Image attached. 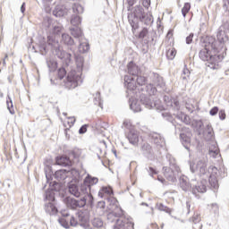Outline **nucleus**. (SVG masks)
<instances>
[{
    "label": "nucleus",
    "instance_id": "nucleus-59",
    "mask_svg": "<svg viewBox=\"0 0 229 229\" xmlns=\"http://www.w3.org/2000/svg\"><path fill=\"white\" fill-rule=\"evenodd\" d=\"M149 176H153V174H157V170H155V168L153 167H148V169H147Z\"/></svg>",
    "mask_w": 229,
    "mask_h": 229
},
{
    "label": "nucleus",
    "instance_id": "nucleus-41",
    "mask_svg": "<svg viewBox=\"0 0 229 229\" xmlns=\"http://www.w3.org/2000/svg\"><path fill=\"white\" fill-rule=\"evenodd\" d=\"M177 119L184 123V124H191V117L183 113L177 114Z\"/></svg>",
    "mask_w": 229,
    "mask_h": 229
},
{
    "label": "nucleus",
    "instance_id": "nucleus-47",
    "mask_svg": "<svg viewBox=\"0 0 229 229\" xmlns=\"http://www.w3.org/2000/svg\"><path fill=\"white\" fill-rule=\"evenodd\" d=\"M157 208L161 212H166V214H171V208H169L167 206H165L162 203H157Z\"/></svg>",
    "mask_w": 229,
    "mask_h": 229
},
{
    "label": "nucleus",
    "instance_id": "nucleus-1",
    "mask_svg": "<svg viewBox=\"0 0 229 229\" xmlns=\"http://www.w3.org/2000/svg\"><path fill=\"white\" fill-rule=\"evenodd\" d=\"M221 51L217 49L216 38L207 37L202 43V49L199 53V57L202 62H208V67L216 70L219 69V62L223 60V55H219Z\"/></svg>",
    "mask_w": 229,
    "mask_h": 229
},
{
    "label": "nucleus",
    "instance_id": "nucleus-26",
    "mask_svg": "<svg viewBox=\"0 0 229 229\" xmlns=\"http://www.w3.org/2000/svg\"><path fill=\"white\" fill-rule=\"evenodd\" d=\"M62 42L66 46H70V50L74 53V50L76 49V47H74V39H72V38L69 36V34L62 35Z\"/></svg>",
    "mask_w": 229,
    "mask_h": 229
},
{
    "label": "nucleus",
    "instance_id": "nucleus-18",
    "mask_svg": "<svg viewBox=\"0 0 229 229\" xmlns=\"http://www.w3.org/2000/svg\"><path fill=\"white\" fill-rule=\"evenodd\" d=\"M141 154L148 158V160H153L155 158V152H153V147L149 143H143L140 147Z\"/></svg>",
    "mask_w": 229,
    "mask_h": 229
},
{
    "label": "nucleus",
    "instance_id": "nucleus-7",
    "mask_svg": "<svg viewBox=\"0 0 229 229\" xmlns=\"http://www.w3.org/2000/svg\"><path fill=\"white\" fill-rule=\"evenodd\" d=\"M72 35L74 38H78L79 40V47L78 50L79 53H87L90 49V46L89 45V41L83 36V32L81 29H72Z\"/></svg>",
    "mask_w": 229,
    "mask_h": 229
},
{
    "label": "nucleus",
    "instance_id": "nucleus-31",
    "mask_svg": "<svg viewBox=\"0 0 229 229\" xmlns=\"http://www.w3.org/2000/svg\"><path fill=\"white\" fill-rule=\"evenodd\" d=\"M140 103H142L144 106H146L148 110H151L153 106H157V105L153 103L151 98L146 97L145 95L140 96Z\"/></svg>",
    "mask_w": 229,
    "mask_h": 229
},
{
    "label": "nucleus",
    "instance_id": "nucleus-42",
    "mask_svg": "<svg viewBox=\"0 0 229 229\" xmlns=\"http://www.w3.org/2000/svg\"><path fill=\"white\" fill-rule=\"evenodd\" d=\"M55 178L57 180V182H62V180H65L67 178V175L65 174L64 170H58L55 174Z\"/></svg>",
    "mask_w": 229,
    "mask_h": 229
},
{
    "label": "nucleus",
    "instance_id": "nucleus-35",
    "mask_svg": "<svg viewBox=\"0 0 229 229\" xmlns=\"http://www.w3.org/2000/svg\"><path fill=\"white\" fill-rule=\"evenodd\" d=\"M99 198H105L106 196H114V190L111 187H103L98 191Z\"/></svg>",
    "mask_w": 229,
    "mask_h": 229
},
{
    "label": "nucleus",
    "instance_id": "nucleus-5",
    "mask_svg": "<svg viewBox=\"0 0 229 229\" xmlns=\"http://www.w3.org/2000/svg\"><path fill=\"white\" fill-rule=\"evenodd\" d=\"M228 31H229L228 23H224L218 29V31L216 34L217 40L215 39V42L216 43V48L219 49L220 51H223V49H225V44L229 40Z\"/></svg>",
    "mask_w": 229,
    "mask_h": 229
},
{
    "label": "nucleus",
    "instance_id": "nucleus-37",
    "mask_svg": "<svg viewBox=\"0 0 229 229\" xmlns=\"http://www.w3.org/2000/svg\"><path fill=\"white\" fill-rule=\"evenodd\" d=\"M47 44L48 46H51V47L54 49H56L57 47H60V43L58 42V39H56L55 36H48Z\"/></svg>",
    "mask_w": 229,
    "mask_h": 229
},
{
    "label": "nucleus",
    "instance_id": "nucleus-60",
    "mask_svg": "<svg viewBox=\"0 0 229 229\" xmlns=\"http://www.w3.org/2000/svg\"><path fill=\"white\" fill-rule=\"evenodd\" d=\"M127 3L129 4L128 11L131 10V6L137 3V0H127Z\"/></svg>",
    "mask_w": 229,
    "mask_h": 229
},
{
    "label": "nucleus",
    "instance_id": "nucleus-9",
    "mask_svg": "<svg viewBox=\"0 0 229 229\" xmlns=\"http://www.w3.org/2000/svg\"><path fill=\"white\" fill-rule=\"evenodd\" d=\"M68 191L72 196H74L75 198H81V196H83V198H87L89 199V205H92L94 203V197L92 194H89L87 191H83L81 190V186H78L75 183H70L68 185Z\"/></svg>",
    "mask_w": 229,
    "mask_h": 229
},
{
    "label": "nucleus",
    "instance_id": "nucleus-12",
    "mask_svg": "<svg viewBox=\"0 0 229 229\" xmlns=\"http://www.w3.org/2000/svg\"><path fill=\"white\" fill-rule=\"evenodd\" d=\"M99 182V179L98 177H93L90 174H87V176L84 178L83 182L81 183V191L82 192H87L88 194L90 193V187L92 185H97V183Z\"/></svg>",
    "mask_w": 229,
    "mask_h": 229
},
{
    "label": "nucleus",
    "instance_id": "nucleus-45",
    "mask_svg": "<svg viewBox=\"0 0 229 229\" xmlns=\"http://www.w3.org/2000/svg\"><path fill=\"white\" fill-rule=\"evenodd\" d=\"M91 225L94 228H103V220L101 218H94L91 221Z\"/></svg>",
    "mask_w": 229,
    "mask_h": 229
},
{
    "label": "nucleus",
    "instance_id": "nucleus-3",
    "mask_svg": "<svg viewBox=\"0 0 229 229\" xmlns=\"http://www.w3.org/2000/svg\"><path fill=\"white\" fill-rule=\"evenodd\" d=\"M109 223L115 222L114 229H128L133 226V224L124 217V211L121 208H117L116 211L107 214Z\"/></svg>",
    "mask_w": 229,
    "mask_h": 229
},
{
    "label": "nucleus",
    "instance_id": "nucleus-20",
    "mask_svg": "<svg viewBox=\"0 0 229 229\" xmlns=\"http://www.w3.org/2000/svg\"><path fill=\"white\" fill-rule=\"evenodd\" d=\"M164 102L167 108H172L173 110H175V112L180 110V102H178V100L170 98L169 96L165 95L164 96Z\"/></svg>",
    "mask_w": 229,
    "mask_h": 229
},
{
    "label": "nucleus",
    "instance_id": "nucleus-64",
    "mask_svg": "<svg viewBox=\"0 0 229 229\" xmlns=\"http://www.w3.org/2000/svg\"><path fill=\"white\" fill-rule=\"evenodd\" d=\"M224 10H229V0H225Z\"/></svg>",
    "mask_w": 229,
    "mask_h": 229
},
{
    "label": "nucleus",
    "instance_id": "nucleus-15",
    "mask_svg": "<svg viewBox=\"0 0 229 229\" xmlns=\"http://www.w3.org/2000/svg\"><path fill=\"white\" fill-rule=\"evenodd\" d=\"M55 56L59 58L60 60H64L65 65L69 67L71 65V60L72 58V55L71 53H66L60 47V46L57 48H55Z\"/></svg>",
    "mask_w": 229,
    "mask_h": 229
},
{
    "label": "nucleus",
    "instance_id": "nucleus-33",
    "mask_svg": "<svg viewBox=\"0 0 229 229\" xmlns=\"http://www.w3.org/2000/svg\"><path fill=\"white\" fill-rule=\"evenodd\" d=\"M130 108L132 110V112H142V107L140 106V102L137 99H130Z\"/></svg>",
    "mask_w": 229,
    "mask_h": 229
},
{
    "label": "nucleus",
    "instance_id": "nucleus-46",
    "mask_svg": "<svg viewBox=\"0 0 229 229\" xmlns=\"http://www.w3.org/2000/svg\"><path fill=\"white\" fill-rule=\"evenodd\" d=\"M189 12H191V3H185L182 8V13L184 19L187 17V13H189Z\"/></svg>",
    "mask_w": 229,
    "mask_h": 229
},
{
    "label": "nucleus",
    "instance_id": "nucleus-25",
    "mask_svg": "<svg viewBox=\"0 0 229 229\" xmlns=\"http://www.w3.org/2000/svg\"><path fill=\"white\" fill-rule=\"evenodd\" d=\"M127 138L130 144H132V146L139 145V132H137V131L131 130L128 133Z\"/></svg>",
    "mask_w": 229,
    "mask_h": 229
},
{
    "label": "nucleus",
    "instance_id": "nucleus-48",
    "mask_svg": "<svg viewBox=\"0 0 229 229\" xmlns=\"http://www.w3.org/2000/svg\"><path fill=\"white\" fill-rule=\"evenodd\" d=\"M135 81H136L137 85H140V87H142L147 83L148 80L144 76L137 75V79L135 80Z\"/></svg>",
    "mask_w": 229,
    "mask_h": 229
},
{
    "label": "nucleus",
    "instance_id": "nucleus-4",
    "mask_svg": "<svg viewBox=\"0 0 229 229\" xmlns=\"http://www.w3.org/2000/svg\"><path fill=\"white\" fill-rule=\"evenodd\" d=\"M132 13L134 19H129V22L132 28V33L137 31V29L139 28V21L145 22V24L151 22V15L145 13L143 6L136 5L132 11Z\"/></svg>",
    "mask_w": 229,
    "mask_h": 229
},
{
    "label": "nucleus",
    "instance_id": "nucleus-52",
    "mask_svg": "<svg viewBox=\"0 0 229 229\" xmlns=\"http://www.w3.org/2000/svg\"><path fill=\"white\" fill-rule=\"evenodd\" d=\"M7 108H8L10 114H15L13 109H12V108H13V103L12 102V100H10V101L7 100Z\"/></svg>",
    "mask_w": 229,
    "mask_h": 229
},
{
    "label": "nucleus",
    "instance_id": "nucleus-30",
    "mask_svg": "<svg viewBox=\"0 0 229 229\" xmlns=\"http://www.w3.org/2000/svg\"><path fill=\"white\" fill-rule=\"evenodd\" d=\"M127 71L128 73L131 76H138L140 69H139V66L135 64L133 62H130L127 65Z\"/></svg>",
    "mask_w": 229,
    "mask_h": 229
},
{
    "label": "nucleus",
    "instance_id": "nucleus-8",
    "mask_svg": "<svg viewBox=\"0 0 229 229\" xmlns=\"http://www.w3.org/2000/svg\"><path fill=\"white\" fill-rule=\"evenodd\" d=\"M164 176L168 180V182H176V173H180V166L176 165L174 158L170 159V167L164 166Z\"/></svg>",
    "mask_w": 229,
    "mask_h": 229
},
{
    "label": "nucleus",
    "instance_id": "nucleus-6",
    "mask_svg": "<svg viewBox=\"0 0 229 229\" xmlns=\"http://www.w3.org/2000/svg\"><path fill=\"white\" fill-rule=\"evenodd\" d=\"M207 157H202L197 161L190 162V171L191 173H197L199 176H205L207 173H208V169L207 168Z\"/></svg>",
    "mask_w": 229,
    "mask_h": 229
},
{
    "label": "nucleus",
    "instance_id": "nucleus-10",
    "mask_svg": "<svg viewBox=\"0 0 229 229\" xmlns=\"http://www.w3.org/2000/svg\"><path fill=\"white\" fill-rule=\"evenodd\" d=\"M87 201L89 202V199H87V197H82L79 200L72 197H66L64 199L66 207L72 210H76V208H83V207L87 205Z\"/></svg>",
    "mask_w": 229,
    "mask_h": 229
},
{
    "label": "nucleus",
    "instance_id": "nucleus-54",
    "mask_svg": "<svg viewBox=\"0 0 229 229\" xmlns=\"http://www.w3.org/2000/svg\"><path fill=\"white\" fill-rule=\"evenodd\" d=\"M218 115L221 121H225L226 119V113L223 109L219 111Z\"/></svg>",
    "mask_w": 229,
    "mask_h": 229
},
{
    "label": "nucleus",
    "instance_id": "nucleus-51",
    "mask_svg": "<svg viewBox=\"0 0 229 229\" xmlns=\"http://www.w3.org/2000/svg\"><path fill=\"white\" fill-rule=\"evenodd\" d=\"M190 76H191V71H189V68H186V66H185L182 71V80H186Z\"/></svg>",
    "mask_w": 229,
    "mask_h": 229
},
{
    "label": "nucleus",
    "instance_id": "nucleus-63",
    "mask_svg": "<svg viewBox=\"0 0 229 229\" xmlns=\"http://www.w3.org/2000/svg\"><path fill=\"white\" fill-rule=\"evenodd\" d=\"M105 205H106L105 201H98L97 207L98 208H105Z\"/></svg>",
    "mask_w": 229,
    "mask_h": 229
},
{
    "label": "nucleus",
    "instance_id": "nucleus-36",
    "mask_svg": "<svg viewBox=\"0 0 229 229\" xmlns=\"http://www.w3.org/2000/svg\"><path fill=\"white\" fill-rule=\"evenodd\" d=\"M57 165H63V167H67L71 165V159L67 157H61L56 158Z\"/></svg>",
    "mask_w": 229,
    "mask_h": 229
},
{
    "label": "nucleus",
    "instance_id": "nucleus-34",
    "mask_svg": "<svg viewBox=\"0 0 229 229\" xmlns=\"http://www.w3.org/2000/svg\"><path fill=\"white\" fill-rule=\"evenodd\" d=\"M203 136L207 140H212V138L214 137V129H212V125H207L206 130L203 131Z\"/></svg>",
    "mask_w": 229,
    "mask_h": 229
},
{
    "label": "nucleus",
    "instance_id": "nucleus-17",
    "mask_svg": "<svg viewBox=\"0 0 229 229\" xmlns=\"http://www.w3.org/2000/svg\"><path fill=\"white\" fill-rule=\"evenodd\" d=\"M124 85L127 89V94L129 96L131 95V92H135V90H137V82L135 79L130 75L124 76Z\"/></svg>",
    "mask_w": 229,
    "mask_h": 229
},
{
    "label": "nucleus",
    "instance_id": "nucleus-22",
    "mask_svg": "<svg viewBox=\"0 0 229 229\" xmlns=\"http://www.w3.org/2000/svg\"><path fill=\"white\" fill-rule=\"evenodd\" d=\"M179 182H180V187L182 191H184V192L192 191L193 184L189 183V179H187L185 175L181 176L179 179Z\"/></svg>",
    "mask_w": 229,
    "mask_h": 229
},
{
    "label": "nucleus",
    "instance_id": "nucleus-21",
    "mask_svg": "<svg viewBox=\"0 0 229 229\" xmlns=\"http://www.w3.org/2000/svg\"><path fill=\"white\" fill-rule=\"evenodd\" d=\"M192 194H198V192H200L201 194L207 192V180H202L200 182L198 183V185H192L191 188Z\"/></svg>",
    "mask_w": 229,
    "mask_h": 229
},
{
    "label": "nucleus",
    "instance_id": "nucleus-28",
    "mask_svg": "<svg viewBox=\"0 0 229 229\" xmlns=\"http://www.w3.org/2000/svg\"><path fill=\"white\" fill-rule=\"evenodd\" d=\"M45 211L49 216H56L58 214V208H56V206L53 202L45 204Z\"/></svg>",
    "mask_w": 229,
    "mask_h": 229
},
{
    "label": "nucleus",
    "instance_id": "nucleus-2",
    "mask_svg": "<svg viewBox=\"0 0 229 229\" xmlns=\"http://www.w3.org/2000/svg\"><path fill=\"white\" fill-rule=\"evenodd\" d=\"M83 71V59L81 57L76 59V67L72 68L68 72L66 80L64 81V87L66 89H76L79 85L83 83V77H81Z\"/></svg>",
    "mask_w": 229,
    "mask_h": 229
},
{
    "label": "nucleus",
    "instance_id": "nucleus-44",
    "mask_svg": "<svg viewBox=\"0 0 229 229\" xmlns=\"http://www.w3.org/2000/svg\"><path fill=\"white\" fill-rule=\"evenodd\" d=\"M174 56H176V49L174 47H171L166 51V57L168 60H174Z\"/></svg>",
    "mask_w": 229,
    "mask_h": 229
},
{
    "label": "nucleus",
    "instance_id": "nucleus-53",
    "mask_svg": "<svg viewBox=\"0 0 229 229\" xmlns=\"http://www.w3.org/2000/svg\"><path fill=\"white\" fill-rule=\"evenodd\" d=\"M64 29V27H62L61 24L58 25H55L54 26V33H56L57 35L60 33V31H62V30Z\"/></svg>",
    "mask_w": 229,
    "mask_h": 229
},
{
    "label": "nucleus",
    "instance_id": "nucleus-16",
    "mask_svg": "<svg viewBox=\"0 0 229 229\" xmlns=\"http://www.w3.org/2000/svg\"><path fill=\"white\" fill-rule=\"evenodd\" d=\"M208 173H211L209 175V185L213 189H219V182H217V174H219V170L216 166H210L208 168Z\"/></svg>",
    "mask_w": 229,
    "mask_h": 229
},
{
    "label": "nucleus",
    "instance_id": "nucleus-49",
    "mask_svg": "<svg viewBox=\"0 0 229 229\" xmlns=\"http://www.w3.org/2000/svg\"><path fill=\"white\" fill-rule=\"evenodd\" d=\"M190 221L196 225L197 223H199L201 221V216L198 212H195L193 216L190 218Z\"/></svg>",
    "mask_w": 229,
    "mask_h": 229
},
{
    "label": "nucleus",
    "instance_id": "nucleus-57",
    "mask_svg": "<svg viewBox=\"0 0 229 229\" xmlns=\"http://www.w3.org/2000/svg\"><path fill=\"white\" fill-rule=\"evenodd\" d=\"M79 133L81 135H83V133H87V124H84L80 128Z\"/></svg>",
    "mask_w": 229,
    "mask_h": 229
},
{
    "label": "nucleus",
    "instance_id": "nucleus-24",
    "mask_svg": "<svg viewBox=\"0 0 229 229\" xmlns=\"http://www.w3.org/2000/svg\"><path fill=\"white\" fill-rule=\"evenodd\" d=\"M71 24L73 26L70 28L71 35H72V30H81L80 24H81V17H80V15H72Z\"/></svg>",
    "mask_w": 229,
    "mask_h": 229
},
{
    "label": "nucleus",
    "instance_id": "nucleus-38",
    "mask_svg": "<svg viewBox=\"0 0 229 229\" xmlns=\"http://www.w3.org/2000/svg\"><path fill=\"white\" fill-rule=\"evenodd\" d=\"M47 65L50 72H55L58 67V63L55 59H47Z\"/></svg>",
    "mask_w": 229,
    "mask_h": 229
},
{
    "label": "nucleus",
    "instance_id": "nucleus-55",
    "mask_svg": "<svg viewBox=\"0 0 229 229\" xmlns=\"http://www.w3.org/2000/svg\"><path fill=\"white\" fill-rule=\"evenodd\" d=\"M146 35H148V29L144 28L139 34V38H145Z\"/></svg>",
    "mask_w": 229,
    "mask_h": 229
},
{
    "label": "nucleus",
    "instance_id": "nucleus-23",
    "mask_svg": "<svg viewBox=\"0 0 229 229\" xmlns=\"http://www.w3.org/2000/svg\"><path fill=\"white\" fill-rule=\"evenodd\" d=\"M151 140L157 148H164L165 146V140L158 133L152 134Z\"/></svg>",
    "mask_w": 229,
    "mask_h": 229
},
{
    "label": "nucleus",
    "instance_id": "nucleus-32",
    "mask_svg": "<svg viewBox=\"0 0 229 229\" xmlns=\"http://www.w3.org/2000/svg\"><path fill=\"white\" fill-rule=\"evenodd\" d=\"M209 156L213 158H219L221 157V154L219 153V148L217 147L216 143L212 144L209 147Z\"/></svg>",
    "mask_w": 229,
    "mask_h": 229
},
{
    "label": "nucleus",
    "instance_id": "nucleus-14",
    "mask_svg": "<svg viewBox=\"0 0 229 229\" xmlns=\"http://www.w3.org/2000/svg\"><path fill=\"white\" fill-rule=\"evenodd\" d=\"M62 215L63 217L58 219V223L63 226V228L67 229L69 226H78V225H80V222H78L74 216H71L70 219L65 218L69 217V213H63Z\"/></svg>",
    "mask_w": 229,
    "mask_h": 229
},
{
    "label": "nucleus",
    "instance_id": "nucleus-58",
    "mask_svg": "<svg viewBox=\"0 0 229 229\" xmlns=\"http://www.w3.org/2000/svg\"><path fill=\"white\" fill-rule=\"evenodd\" d=\"M192 38H194V34L191 33L187 38H186V44H192Z\"/></svg>",
    "mask_w": 229,
    "mask_h": 229
},
{
    "label": "nucleus",
    "instance_id": "nucleus-50",
    "mask_svg": "<svg viewBox=\"0 0 229 229\" xmlns=\"http://www.w3.org/2000/svg\"><path fill=\"white\" fill-rule=\"evenodd\" d=\"M65 74H67V71H65V68H59L57 72V76L59 80H64L65 77Z\"/></svg>",
    "mask_w": 229,
    "mask_h": 229
},
{
    "label": "nucleus",
    "instance_id": "nucleus-56",
    "mask_svg": "<svg viewBox=\"0 0 229 229\" xmlns=\"http://www.w3.org/2000/svg\"><path fill=\"white\" fill-rule=\"evenodd\" d=\"M217 112H219V107L214 106L210 111V115H217Z\"/></svg>",
    "mask_w": 229,
    "mask_h": 229
},
{
    "label": "nucleus",
    "instance_id": "nucleus-62",
    "mask_svg": "<svg viewBox=\"0 0 229 229\" xmlns=\"http://www.w3.org/2000/svg\"><path fill=\"white\" fill-rule=\"evenodd\" d=\"M142 4L145 8H149L151 4V0H143Z\"/></svg>",
    "mask_w": 229,
    "mask_h": 229
},
{
    "label": "nucleus",
    "instance_id": "nucleus-11",
    "mask_svg": "<svg viewBox=\"0 0 229 229\" xmlns=\"http://www.w3.org/2000/svg\"><path fill=\"white\" fill-rule=\"evenodd\" d=\"M181 131L180 140L185 149L189 151V146H191V137H192V132L191 129L187 127H179Z\"/></svg>",
    "mask_w": 229,
    "mask_h": 229
},
{
    "label": "nucleus",
    "instance_id": "nucleus-43",
    "mask_svg": "<svg viewBox=\"0 0 229 229\" xmlns=\"http://www.w3.org/2000/svg\"><path fill=\"white\" fill-rule=\"evenodd\" d=\"M147 92L149 96H155L157 94V86L153 83H149L146 86Z\"/></svg>",
    "mask_w": 229,
    "mask_h": 229
},
{
    "label": "nucleus",
    "instance_id": "nucleus-27",
    "mask_svg": "<svg viewBox=\"0 0 229 229\" xmlns=\"http://www.w3.org/2000/svg\"><path fill=\"white\" fill-rule=\"evenodd\" d=\"M53 15L55 17H64L67 15V8H65L64 5H55L53 10Z\"/></svg>",
    "mask_w": 229,
    "mask_h": 229
},
{
    "label": "nucleus",
    "instance_id": "nucleus-39",
    "mask_svg": "<svg viewBox=\"0 0 229 229\" xmlns=\"http://www.w3.org/2000/svg\"><path fill=\"white\" fill-rule=\"evenodd\" d=\"M94 96L93 98V103L97 106H99L100 108H103V101L101 100V93L97 92Z\"/></svg>",
    "mask_w": 229,
    "mask_h": 229
},
{
    "label": "nucleus",
    "instance_id": "nucleus-19",
    "mask_svg": "<svg viewBox=\"0 0 229 229\" xmlns=\"http://www.w3.org/2000/svg\"><path fill=\"white\" fill-rule=\"evenodd\" d=\"M46 178L47 180V183L51 187L50 188L51 191H47L46 192L45 199H47V201H49V203H53V201H55V192H53V191H56V188H55V185H58V183L56 182H50L49 178L47 177V175H46Z\"/></svg>",
    "mask_w": 229,
    "mask_h": 229
},
{
    "label": "nucleus",
    "instance_id": "nucleus-13",
    "mask_svg": "<svg viewBox=\"0 0 229 229\" xmlns=\"http://www.w3.org/2000/svg\"><path fill=\"white\" fill-rule=\"evenodd\" d=\"M77 217L79 219L80 226H82V228L84 229L90 228V225H89L90 216L89 215V211L87 210L78 211Z\"/></svg>",
    "mask_w": 229,
    "mask_h": 229
},
{
    "label": "nucleus",
    "instance_id": "nucleus-40",
    "mask_svg": "<svg viewBox=\"0 0 229 229\" xmlns=\"http://www.w3.org/2000/svg\"><path fill=\"white\" fill-rule=\"evenodd\" d=\"M72 8L74 13L72 15H81L83 13V6L80 4H73Z\"/></svg>",
    "mask_w": 229,
    "mask_h": 229
},
{
    "label": "nucleus",
    "instance_id": "nucleus-61",
    "mask_svg": "<svg viewBox=\"0 0 229 229\" xmlns=\"http://www.w3.org/2000/svg\"><path fill=\"white\" fill-rule=\"evenodd\" d=\"M39 51H40L41 55H46V53H47L46 44H41L39 46Z\"/></svg>",
    "mask_w": 229,
    "mask_h": 229
},
{
    "label": "nucleus",
    "instance_id": "nucleus-29",
    "mask_svg": "<svg viewBox=\"0 0 229 229\" xmlns=\"http://www.w3.org/2000/svg\"><path fill=\"white\" fill-rule=\"evenodd\" d=\"M152 84L159 89H164L165 87V82H164V79L160 77V75L155 73L152 77Z\"/></svg>",
    "mask_w": 229,
    "mask_h": 229
}]
</instances>
